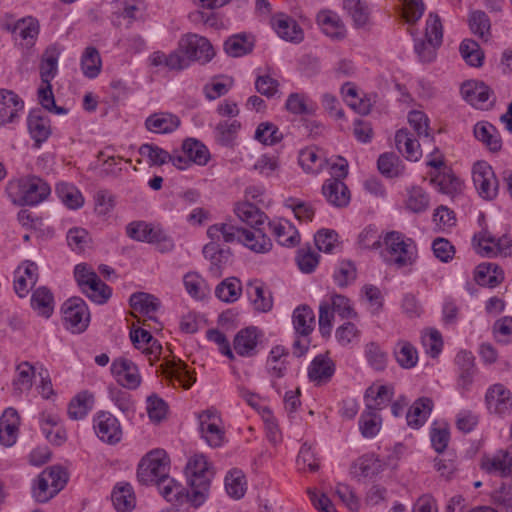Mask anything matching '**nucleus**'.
I'll return each mask as SVG.
<instances>
[{
  "instance_id": "f257e3e1",
  "label": "nucleus",
  "mask_w": 512,
  "mask_h": 512,
  "mask_svg": "<svg viewBox=\"0 0 512 512\" xmlns=\"http://www.w3.org/2000/svg\"><path fill=\"white\" fill-rule=\"evenodd\" d=\"M59 56L60 51L56 46H49L44 51L39 67L42 86L38 89V98L44 109L61 115L66 114L68 110L56 105L51 85L58 72Z\"/></svg>"
},
{
  "instance_id": "f03ea898",
  "label": "nucleus",
  "mask_w": 512,
  "mask_h": 512,
  "mask_svg": "<svg viewBox=\"0 0 512 512\" xmlns=\"http://www.w3.org/2000/svg\"><path fill=\"white\" fill-rule=\"evenodd\" d=\"M185 474L192 489L191 504L199 507L207 498L214 475L211 464L204 455L196 454L188 460Z\"/></svg>"
},
{
  "instance_id": "7ed1b4c3",
  "label": "nucleus",
  "mask_w": 512,
  "mask_h": 512,
  "mask_svg": "<svg viewBox=\"0 0 512 512\" xmlns=\"http://www.w3.org/2000/svg\"><path fill=\"white\" fill-rule=\"evenodd\" d=\"M383 244L385 248L381 251V255L388 265L403 268L412 265L417 258L414 241L400 232L386 233Z\"/></svg>"
},
{
  "instance_id": "20e7f679",
  "label": "nucleus",
  "mask_w": 512,
  "mask_h": 512,
  "mask_svg": "<svg viewBox=\"0 0 512 512\" xmlns=\"http://www.w3.org/2000/svg\"><path fill=\"white\" fill-rule=\"evenodd\" d=\"M8 189L17 197L15 201L29 206L39 204L51 193L49 184L37 176H27L11 182Z\"/></svg>"
},
{
  "instance_id": "39448f33",
  "label": "nucleus",
  "mask_w": 512,
  "mask_h": 512,
  "mask_svg": "<svg viewBox=\"0 0 512 512\" xmlns=\"http://www.w3.org/2000/svg\"><path fill=\"white\" fill-rule=\"evenodd\" d=\"M176 51L184 60L185 68L191 62L208 63L215 56V51L209 40L193 33L185 34L180 38Z\"/></svg>"
},
{
  "instance_id": "423d86ee",
  "label": "nucleus",
  "mask_w": 512,
  "mask_h": 512,
  "mask_svg": "<svg viewBox=\"0 0 512 512\" xmlns=\"http://www.w3.org/2000/svg\"><path fill=\"white\" fill-rule=\"evenodd\" d=\"M170 461L164 450L149 452L139 463L138 480L143 484H158L169 475Z\"/></svg>"
},
{
  "instance_id": "0eeeda50",
  "label": "nucleus",
  "mask_w": 512,
  "mask_h": 512,
  "mask_svg": "<svg viewBox=\"0 0 512 512\" xmlns=\"http://www.w3.org/2000/svg\"><path fill=\"white\" fill-rule=\"evenodd\" d=\"M64 326L72 333H82L90 322V313L85 301L80 297H71L62 305Z\"/></svg>"
},
{
  "instance_id": "6e6552de",
  "label": "nucleus",
  "mask_w": 512,
  "mask_h": 512,
  "mask_svg": "<svg viewBox=\"0 0 512 512\" xmlns=\"http://www.w3.org/2000/svg\"><path fill=\"white\" fill-rule=\"evenodd\" d=\"M93 428L97 437L106 444L114 445L122 438L120 422L110 412H98L93 419Z\"/></svg>"
},
{
  "instance_id": "1a4fd4ad",
  "label": "nucleus",
  "mask_w": 512,
  "mask_h": 512,
  "mask_svg": "<svg viewBox=\"0 0 512 512\" xmlns=\"http://www.w3.org/2000/svg\"><path fill=\"white\" fill-rule=\"evenodd\" d=\"M473 183L479 195L485 200L496 197L498 181L492 167L485 161H478L473 166Z\"/></svg>"
},
{
  "instance_id": "9d476101",
  "label": "nucleus",
  "mask_w": 512,
  "mask_h": 512,
  "mask_svg": "<svg viewBox=\"0 0 512 512\" xmlns=\"http://www.w3.org/2000/svg\"><path fill=\"white\" fill-rule=\"evenodd\" d=\"M461 94L469 104L479 109H488L495 101L493 91L481 81H466L461 86Z\"/></svg>"
},
{
  "instance_id": "9b49d317",
  "label": "nucleus",
  "mask_w": 512,
  "mask_h": 512,
  "mask_svg": "<svg viewBox=\"0 0 512 512\" xmlns=\"http://www.w3.org/2000/svg\"><path fill=\"white\" fill-rule=\"evenodd\" d=\"M474 241H477L478 252L482 256L502 255L506 257L512 254V240L507 236L496 238L490 232L484 231L476 235Z\"/></svg>"
},
{
  "instance_id": "f8f14e48",
  "label": "nucleus",
  "mask_w": 512,
  "mask_h": 512,
  "mask_svg": "<svg viewBox=\"0 0 512 512\" xmlns=\"http://www.w3.org/2000/svg\"><path fill=\"white\" fill-rule=\"evenodd\" d=\"M200 431L206 442L212 447H219L224 438V431L220 424L221 419L213 410H206L199 414Z\"/></svg>"
},
{
  "instance_id": "ddd939ff",
  "label": "nucleus",
  "mask_w": 512,
  "mask_h": 512,
  "mask_svg": "<svg viewBox=\"0 0 512 512\" xmlns=\"http://www.w3.org/2000/svg\"><path fill=\"white\" fill-rule=\"evenodd\" d=\"M111 371L117 382L127 389H136L141 384L138 367L129 359H115L111 365Z\"/></svg>"
},
{
  "instance_id": "4468645a",
  "label": "nucleus",
  "mask_w": 512,
  "mask_h": 512,
  "mask_svg": "<svg viewBox=\"0 0 512 512\" xmlns=\"http://www.w3.org/2000/svg\"><path fill=\"white\" fill-rule=\"evenodd\" d=\"M488 409L498 415H505L512 410V396L503 384L492 385L486 393Z\"/></svg>"
},
{
  "instance_id": "2eb2a0df",
  "label": "nucleus",
  "mask_w": 512,
  "mask_h": 512,
  "mask_svg": "<svg viewBox=\"0 0 512 512\" xmlns=\"http://www.w3.org/2000/svg\"><path fill=\"white\" fill-rule=\"evenodd\" d=\"M38 266L26 260L15 271L14 289L20 297H25L38 280Z\"/></svg>"
},
{
  "instance_id": "dca6fc26",
  "label": "nucleus",
  "mask_w": 512,
  "mask_h": 512,
  "mask_svg": "<svg viewBox=\"0 0 512 512\" xmlns=\"http://www.w3.org/2000/svg\"><path fill=\"white\" fill-rule=\"evenodd\" d=\"M322 194L327 202L335 207H346L350 202V191L338 178L327 179L322 186Z\"/></svg>"
},
{
  "instance_id": "f3484780",
  "label": "nucleus",
  "mask_w": 512,
  "mask_h": 512,
  "mask_svg": "<svg viewBox=\"0 0 512 512\" xmlns=\"http://www.w3.org/2000/svg\"><path fill=\"white\" fill-rule=\"evenodd\" d=\"M162 369L167 379L177 381L184 389H189L196 381L195 372L189 371L187 365L180 359L166 361Z\"/></svg>"
},
{
  "instance_id": "a211bd4d",
  "label": "nucleus",
  "mask_w": 512,
  "mask_h": 512,
  "mask_svg": "<svg viewBox=\"0 0 512 512\" xmlns=\"http://www.w3.org/2000/svg\"><path fill=\"white\" fill-rule=\"evenodd\" d=\"M20 417L14 408H7L0 417V442L12 446L18 436Z\"/></svg>"
},
{
  "instance_id": "6ab92c4d",
  "label": "nucleus",
  "mask_w": 512,
  "mask_h": 512,
  "mask_svg": "<svg viewBox=\"0 0 512 512\" xmlns=\"http://www.w3.org/2000/svg\"><path fill=\"white\" fill-rule=\"evenodd\" d=\"M272 25L278 36L286 41L299 43L303 40V31L291 17L279 14L272 19Z\"/></svg>"
},
{
  "instance_id": "aec40b11",
  "label": "nucleus",
  "mask_w": 512,
  "mask_h": 512,
  "mask_svg": "<svg viewBox=\"0 0 512 512\" xmlns=\"http://www.w3.org/2000/svg\"><path fill=\"white\" fill-rule=\"evenodd\" d=\"M203 254L210 260V274L215 278L221 277L222 270L230 257L229 249L221 248L220 244L216 242H209L204 246Z\"/></svg>"
},
{
  "instance_id": "412c9836",
  "label": "nucleus",
  "mask_w": 512,
  "mask_h": 512,
  "mask_svg": "<svg viewBox=\"0 0 512 512\" xmlns=\"http://www.w3.org/2000/svg\"><path fill=\"white\" fill-rule=\"evenodd\" d=\"M178 116L168 112H158L150 115L145 121V127L153 133L167 134L175 131L180 125Z\"/></svg>"
},
{
  "instance_id": "4be33fe9",
  "label": "nucleus",
  "mask_w": 512,
  "mask_h": 512,
  "mask_svg": "<svg viewBox=\"0 0 512 512\" xmlns=\"http://www.w3.org/2000/svg\"><path fill=\"white\" fill-rule=\"evenodd\" d=\"M247 295L255 310L259 312H268L273 307L272 295L265 289L264 284L260 280H251L247 284Z\"/></svg>"
},
{
  "instance_id": "5701e85b",
  "label": "nucleus",
  "mask_w": 512,
  "mask_h": 512,
  "mask_svg": "<svg viewBox=\"0 0 512 512\" xmlns=\"http://www.w3.org/2000/svg\"><path fill=\"white\" fill-rule=\"evenodd\" d=\"M23 101L10 90L0 89V125L12 122L23 109Z\"/></svg>"
},
{
  "instance_id": "b1692460",
  "label": "nucleus",
  "mask_w": 512,
  "mask_h": 512,
  "mask_svg": "<svg viewBox=\"0 0 512 512\" xmlns=\"http://www.w3.org/2000/svg\"><path fill=\"white\" fill-rule=\"evenodd\" d=\"M395 143L398 151L410 161H417L422 155L418 140L406 128L396 132Z\"/></svg>"
},
{
  "instance_id": "393cba45",
  "label": "nucleus",
  "mask_w": 512,
  "mask_h": 512,
  "mask_svg": "<svg viewBox=\"0 0 512 512\" xmlns=\"http://www.w3.org/2000/svg\"><path fill=\"white\" fill-rule=\"evenodd\" d=\"M269 227L277 242L282 246L294 247L300 242L298 230L287 220L270 222Z\"/></svg>"
},
{
  "instance_id": "a878e982",
  "label": "nucleus",
  "mask_w": 512,
  "mask_h": 512,
  "mask_svg": "<svg viewBox=\"0 0 512 512\" xmlns=\"http://www.w3.org/2000/svg\"><path fill=\"white\" fill-rule=\"evenodd\" d=\"M433 401L427 397L417 399L406 414L407 425L413 429L420 428L432 412Z\"/></svg>"
},
{
  "instance_id": "bb28decb",
  "label": "nucleus",
  "mask_w": 512,
  "mask_h": 512,
  "mask_svg": "<svg viewBox=\"0 0 512 512\" xmlns=\"http://www.w3.org/2000/svg\"><path fill=\"white\" fill-rule=\"evenodd\" d=\"M258 344V334L254 327L240 330L233 342L236 353L243 357H251L256 354Z\"/></svg>"
},
{
  "instance_id": "cd10ccee",
  "label": "nucleus",
  "mask_w": 512,
  "mask_h": 512,
  "mask_svg": "<svg viewBox=\"0 0 512 512\" xmlns=\"http://www.w3.org/2000/svg\"><path fill=\"white\" fill-rule=\"evenodd\" d=\"M159 492L168 501L175 504H182L184 502L191 503V494H189L185 488L178 483L169 475L166 478H162L158 484Z\"/></svg>"
},
{
  "instance_id": "c85d7f7f",
  "label": "nucleus",
  "mask_w": 512,
  "mask_h": 512,
  "mask_svg": "<svg viewBox=\"0 0 512 512\" xmlns=\"http://www.w3.org/2000/svg\"><path fill=\"white\" fill-rule=\"evenodd\" d=\"M512 436V427H511ZM512 445L510 450L499 451L492 458H485L482 461V468L488 473H496L501 476H508L512 471Z\"/></svg>"
},
{
  "instance_id": "c756f323",
  "label": "nucleus",
  "mask_w": 512,
  "mask_h": 512,
  "mask_svg": "<svg viewBox=\"0 0 512 512\" xmlns=\"http://www.w3.org/2000/svg\"><path fill=\"white\" fill-rule=\"evenodd\" d=\"M240 237L239 242L255 253H267L272 248L270 238L260 228H253V231L242 228Z\"/></svg>"
},
{
  "instance_id": "7c9ffc66",
  "label": "nucleus",
  "mask_w": 512,
  "mask_h": 512,
  "mask_svg": "<svg viewBox=\"0 0 512 512\" xmlns=\"http://www.w3.org/2000/svg\"><path fill=\"white\" fill-rule=\"evenodd\" d=\"M474 136L482 142L490 151L497 152L502 147L500 135L491 123L486 121L478 122L474 125Z\"/></svg>"
},
{
  "instance_id": "2f4dec72",
  "label": "nucleus",
  "mask_w": 512,
  "mask_h": 512,
  "mask_svg": "<svg viewBox=\"0 0 512 512\" xmlns=\"http://www.w3.org/2000/svg\"><path fill=\"white\" fill-rule=\"evenodd\" d=\"M317 23L324 34L332 39L340 40L345 37L346 29L337 14L322 11L317 15Z\"/></svg>"
},
{
  "instance_id": "473e14b6",
  "label": "nucleus",
  "mask_w": 512,
  "mask_h": 512,
  "mask_svg": "<svg viewBox=\"0 0 512 512\" xmlns=\"http://www.w3.org/2000/svg\"><path fill=\"white\" fill-rule=\"evenodd\" d=\"M334 371L332 360L323 355H318L308 368V377L311 381L322 384L330 380Z\"/></svg>"
},
{
  "instance_id": "72a5a7b5",
  "label": "nucleus",
  "mask_w": 512,
  "mask_h": 512,
  "mask_svg": "<svg viewBox=\"0 0 512 512\" xmlns=\"http://www.w3.org/2000/svg\"><path fill=\"white\" fill-rule=\"evenodd\" d=\"M474 356L471 352L460 351L455 358V363L459 368L458 383L462 389L467 390L473 382L475 374Z\"/></svg>"
},
{
  "instance_id": "f704fd0d",
  "label": "nucleus",
  "mask_w": 512,
  "mask_h": 512,
  "mask_svg": "<svg viewBox=\"0 0 512 512\" xmlns=\"http://www.w3.org/2000/svg\"><path fill=\"white\" fill-rule=\"evenodd\" d=\"M234 212L240 221L252 228H259L267 219L265 213L250 202L237 203Z\"/></svg>"
},
{
  "instance_id": "c9c22d12",
  "label": "nucleus",
  "mask_w": 512,
  "mask_h": 512,
  "mask_svg": "<svg viewBox=\"0 0 512 512\" xmlns=\"http://www.w3.org/2000/svg\"><path fill=\"white\" fill-rule=\"evenodd\" d=\"M367 408L369 410H380L385 407L393 397V388L388 385H371L365 393Z\"/></svg>"
},
{
  "instance_id": "e433bc0d",
  "label": "nucleus",
  "mask_w": 512,
  "mask_h": 512,
  "mask_svg": "<svg viewBox=\"0 0 512 512\" xmlns=\"http://www.w3.org/2000/svg\"><path fill=\"white\" fill-rule=\"evenodd\" d=\"M242 228L236 227L229 223H217L211 225L207 229V236L210 238V242L220 243L222 240L225 243H233L241 240Z\"/></svg>"
},
{
  "instance_id": "4c0bfd02",
  "label": "nucleus",
  "mask_w": 512,
  "mask_h": 512,
  "mask_svg": "<svg viewBox=\"0 0 512 512\" xmlns=\"http://www.w3.org/2000/svg\"><path fill=\"white\" fill-rule=\"evenodd\" d=\"M111 499L118 512H130L136 503L133 488L129 483L118 484L112 492Z\"/></svg>"
},
{
  "instance_id": "58836bf2",
  "label": "nucleus",
  "mask_w": 512,
  "mask_h": 512,
  "mask_svg": "<svg viewBox=\"0 0 512 512\" xmlns=\"http://www.w3.org/2000/svg\"><path fill=\"white\" fill-rule=\"evenodd\" d=\"M182 152L191 163L201 166L206 165L210 159L208 148L199 140L194 138H187L183 141Z\"/></svg>"
},
{
  "instance_id": "ea45409f",
  "label": "nucleus",
  "mask_w": 512,
  "mask_h": 512,
  "mask_svg": "<svg viewBox=\"0 0 512 512\" xmlns=\"http://www.w3.org/2000/svg\"><path fill=\"white\" fill-rule=\"evenodd\" d=\"M28 129L37 145L46 141L51 134L50 120L39 112H32L28 117Z\"/></svg>"
},
{
  "instance_id": "a19ab883",
  "label": "nucleus",
  "mask_w": 512,
  "mask_h": 512,
  "mask_svg": "<svg viewBox=\"0 0 512 512\" xmlns=\"http://www.w3.org/2000/svg\"><path fill=\"white\" fill-rule=\"evenodd\" d=\"M314 322L315 315L310 307L303 305L294 310L293 325L298 335L308 336L313 331Z\"/></svg>"
},
{
  "instance_id": "79ce46f5",
  "label": "nucleus",
  "mask_w": 512,
  "mask_h": 512,
  "mask_svg": "<svg viewBox=\"0 0 512 512\" xmlns=\"http://www.w3.org/2000/svg\"><path fill=\"white\" fill-rule=\"evenodd\" d=\"M504 279L502 270L495 264H480L475 272V280L481 286L495 287Z\"/></svg>"
},
{
  "instance_id": "37998d69",
  "label": "nucleus",
  "mask_w": 512,
  "mask_h": 512,
  "mask_svg": "<svg viewBox=\"0 0 512 512\" xmlns=\"http://www.w3.org/2000/svg\"><path fill=\"white\" fill-rule=\"evenodd\" d=\"M324 163L329 164L316 147H307L299 153V164L307 173H319Z\"/></svg>"
},
{
  "instance_id": "c03bdc74",
  "label": "nucleus",
  "mask_w": 512,
  "mask_h": 512,
  "mask_svg": "<svg viewBox=\"0 0 512 512\" xmlns=\"http://www.w3.org/2000/svg\"><path fill=\"white\" fill-rule=\"evenodd\" d=\"M31 306L39 315L49 317L54 309L53 294L46 287L37 288L32 294Z\"/></svg>"
},
{
  "instance_id": "a18cd8bd",
  "label": "nucleus",
  "mask_w": 512,
  "mask_h": 512,
  "mask_svg": "<svg viewBox=\"0 0 512 512\" xmlns=\"http://www.w3.org/2000/svg\"><path fill=\"white\" fill-rule=\"evenodd\" d=\"M35 367L28 361H23L16 366V376L13 380L14 390L18 393L29 391L33 385Z\"/></svg>"
},
{
  "instance_id": "49530a36",
  "label": "nucleus",
  "mask_w": 512,
  "mask_h": 512,
  "mask_svg": "<svg viewBox=\"0 0 512 512\" xmlns=\"http://www.w3.org/2000/svg\"><path fill=\"white\" fill-rule=\"evenodd\" d=\"M397 363L404 369L413 368L418 361L416 348L408 341L399 340L394 348Z\"/></svg>"
},
{
  "instance_id": "de8ad7c7",
  "label": "nucleus",
  "mask_w": 512,
  "mask_h": 512,
  "mask_svg": "<svg viewBox=\"0 0 512 512\" xmlns=\"http://www.w3.org/2000/svg\"><path fill=\"white\" fill-rule=\"evenodd\" d=\"M93 395L87 391L77 394L69 403L68 415L71 419L79 420L84 418L92 408Z\"/></svg>"
},
{
  "instance_id": "09e8293b",
  "label": "nucleus",
  "mask_w": 512,
  "mask_h": 512,
  "mask_svg": "<svg viewBox=\"0 0 512 512\" xmlns=\"http://www.w3.org/2000/svg\"><path fill=\"white\" fill-rule=\"evenodd\" d=\"M55 192L62 203L69 209H78L84 203L81 192L71 184L59 183L55 188Z\"/></svg>"
},
{
  "instance_id": "8fccbe9b",
  "label": "nucleus",
  "mask_w": 512,
  "mask_h": 512,
  "mask_svg": "<svg viewBox=\"0 0 512 512\" xmlns=\"http://www.w3.org/2000/svg\"><path fill=\"white\" fill-rule=\"evenodd\" d=\"M149 61L154 67L165 66L170 70L176 71L185 69V62L176 50L168 55L162 51H155L150 55Z\"/></svg>"
},
{
  "instance_id": "3c124183",
  "label": "nucleus",
  "mask_w": 512,
  "mask_h": 512,
  "mask_svg": "<svg viewBox=\"0 0 512 512\" xmlns=\"http://www.w3.org/2000/svg\"><path fill=\"white\" fill-rule=\"evenodd\" d=\"M381 468V462L374 454H366L354 463L353 473L358 477H372L378 474Z\"/></svg>"
},
{
  "instance_id": "603ef678",
  "label": "nucleus",
  "mask_w": 512,
  "mask_h": 512,
  "mask_svg": "<svg viewBox=\"0 0 512 512\" xmlns=\"http://www.w3.org/2000/svg\"><path fill=\"white\" fill-rule=\"evenodd\" d=\"M102 61L95 47H87L81 57V69L88 78H95L101 71Z\"/></svg>"
},
{
  "instance_id": "864d4df0",
  "label": "nucleus",
  "mask_w": 512,
  "mask_h": 512,
  "mask_svg": "<svg viewBox=\"0 0 512 512\" xmlns=\"http://www.w3.org/2000/svg\"><path fill=\"white\" fill-rule=\"evenodd\" d=\"M380 173L388 178L398 177L403 174L404 166L400 158L394 153L380 155L378 162Z\"/></svg>"
},
{
  "instance_id": "5fc2aeb1",
  "label": "nucleus",
  "mask_w": 512,
  "mask_h": 512,
  "mask_svg": "<svg viewBox=\"0 0 512 512\" xmlns=\"http://www.w3.org/2000/svg\"><path fill=\"white\" fill-rule=\"evenodd\" d=\"M130 306L135 312L150 315L159 308V300L151 294L138 292L130 297Z\"/></svg>"
},
{
  "instance_id": "6e6d98bb",
  "label": "nucleus",
  "mask_w": 512,
  "mask_h": 512,
  "mask_svg": "<svg viewBox=\"0 0 512 512\" xmlns=\"http://www.w3.org/2000/svg\"><path fill=\"white\" fill-rule=\"evenodd\" d=\"M460 54L465 62L473 67H480L483 64L484 52L479 44L472 39H464L459 47Z\"/></svg>"
},
{
  "instance_id": "4d7b16f0",
  "label": "nucleus",
  "mask_w": 512,
  "mask_h": 512,
  "mask_svg": "<svg viewBox=\"0 0 512 512\" xmlns=\"http://www.w3.org/2000/svg\"><path fill=\"white\" fill-rule=\"evenodd\" d=\"M343 7L351 16L356 26H364L370 15L368 4L363 0H344Z\"/></svg>"
},
{
  "instance_id": "13d9d810",
  "label": "nucleus",
  "mask_w": 512,
  "mask_h": 512,
  "mask_svg": "<svg viewBox=\"0 0 512 512\" xmlns=\"http://www.w3.org/2000/svg\"><path fill=\"white\" fill-rule=\"evenodd\" d=\"M252 49L253 43L245 35H233L224 42V50L231 57H241Z\"/></svg>"
},
{
  "instance_id": "bf43d9fd",
  "label": "nucleus",
  "mask_w": 512,
  "mask_h": 512,
  "mask_svg": "<svg viewBox=\"0 0 512 512\" xmlns=\"http://www.w3.org/2000/svg\"><path fill=\"white\" fill-rule=\"evenodd\" d=\"M240 281L235 277L226 278L215 289L216 296L223 302H234L241 295Z\"/></svg>"
},
{
  "instance_id": "052dcab7",
  "label": "nucleus",
  "mask_w": 512,
  "mask_h": 512,
  "mask_svg": "<svg viewBox=\"0 0 512 512\" xmlns=\"http://www.w3.org/2000/svg\"><path fill=\"white\" fill-rule=\"evenodd\" d=\"M13 32L25 41L26 46H30L39 33V25L33 18L21 19L15 24Z\"/></svg>"
},
{
  "instance_id": "680f3d73",
  "label": "nucleus",
  "mask_w": 512,
  "mask_h": 512,
  "mask_svg": "<svg viewBox=\"0 0 512 512\" xmlns=\"http://www.w3.org/2000/svg\"><path fill=\"white\" fill-rule=\"evenodd\" d=\"M469 27L473 34L483 41H488L490 33V20L486 13L474 11L469 18Z\"/></svg>"
},
{
  "instance_id": "e2e57ef3",
  "label": "nucleus",
  "mask_w": 512,
  "mask_h": 512,
  "mask_svg": "<svg viewBox=\"0 0 512 512\" xmlns=\"http://www.w3.org/2000/svg\"><path fill=\"white\" fill-rule=\"evenodd\" d=\"M286 109L293 114L311 115L315 112L316 106L308 101L304 94L292 93L286 101Z\"/></svg>"
},
{
  "instance_id": "0e129e2a",
  "label": "nucleus",
  "mask_w": 512,
  "mask_h": 512,
  "mask_svg": "<svg viewBox=\"0 0 512 512\" xmlns=\"http://www.w3.org/2000/svg\"><path fill=\"white\" fill-rule=\"evenodd\" d=\"M139 154L147 159L150 166H161L168 162L170 153L154 144H143L139 148Z\"/></svg>"
},
{
  "instance_id": "69168bd1",
  "label": "nucleus",
  "mask_w": 512,
  "mask_h": 512,
  "mask_svg": "<svg viewBox=\"0 0 512 512\" xmlns=\"http://www.w3.org/2000/svg\"><path fill=\"white\" fill-rule=\"evenodd\" d=\"M429 196L421 187H412L408 190L406 207L414 213H421L429 207Z\"/></svg>"
},
{
  "instance_id": "338daca9",
  "label": "nucleus",
  "mask_w": 512,
  "mask_h": 512,
  "mask_svg": "<svg viewBox=\"0 0 512 512\" xmlns=\"http://www.w3.org/2000/svg\"><path fill=\"white\" fill-rule=\"evenodd\" d=\"M297 467L301 471L316 472L319 469V458L311 445L304 443L297 456Z\"/></svg>"
},
{
  "instance_id": "774afa93",
  "label": "nucleus",
  "mask_w": 512,
  "mask_h": 512,
  "mask_svg": "<svg viewBox=\"0 0 512 512\" xmlns=\"http://www.w3.org/2000/svg\"><path fill=\"white\" fill-rule=\"evenodd\" d=\"M246 482L241 471H231L225 478V488L227 493L235 498L240 499L246 491Z\"/></svg>"
}]
</instances>
